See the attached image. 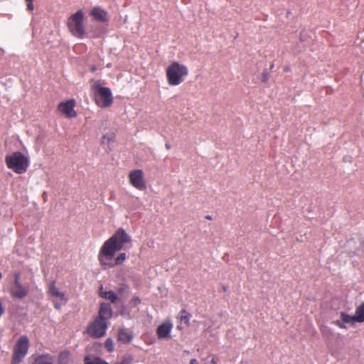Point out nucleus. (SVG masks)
I'll use <instances>...</instances> for the list:
<instances>
[{
	"label": "nucleus",
	"mask_w": 364,
	"mask_h": 364,
	"mask_svg": "<svg viewBox=\"0 0 364 364\" xmlns=\"http://www.w3.org/2000/svg\"><path fill=\"white\" fill-rule=\"evenodd\" d=\"M132 237L120 228L107 240L100 249L97 259L103 269L114 268L122 264L127 259V255L121 252L115 257L117 252L126 249L127 245L132 246Z\"/></svg>",
	"instance_id": "nucleus-1"
},
{
	"label": "nucleus",
	"mask_w": 364,
	"mask_h": 364,
	"mask_svg": "<svg viewBox=\"0 0 364 364\" xmlns=\"http://www.w3.org/2000/svg\"><path fill=\"white\" fill-rule=\"evenodd\" d=\"M188 74V68L176 61L173 62L166 70L168 83L171 86H176L181 84Z\"/></svg>",
	"instance_id": "nucleus-2"
},
{
	"label": "nucleus",
	"mask_w": 364,
	"mask_h": 364,
	"mask_svg": "<svg viewBox=\"0 0 364 364\" xmlns=\"http://www.w3.org/2000/svg\"><path fill=\"white\" fill-rule=\"evenodd\" d=\"M5 161L7 167L18 174L26 173L29 166L28 158L19 151L6 156Z\"/></svg>",
	"instance_id": "nucleus-3"
},
{
	"label": "nucleus",
	"mask_w": 364,
	"mask_h": 364,
	"mask_svg": "<svg viewBox=\"0 0 364 364\" xmlns=\"http://www.w3.org/2000/svg\"><path fill=\"white\" fill-rule=\"evenodd\" d=\"M67 26L73 36L78 38H83L85 34L83 11L79 10L71 15L68 19Z\"/></svg>",
	"instance_id": "nucleus-4"
},
{
	"label": "nucleus",
	"mask_w": 364,
	"mask_h": 364,
	"mask_svg": "<svg viewBox=\"0 0 364 364\" xmlns=\"http://www.w3.org/2000/svg\"><path fill=\"white\" fill-rule=\"evenodd\" d=\"M95 101L96 105L101 108H107L112 105L113 97L109 87H102L99 82L93 85Z\"/></svg>",
	"instance_id": "nucleus-5"
},
{
	"label": "nucleus",
	"mask_w": 364,
	"mask_h": 364,
	"mask_svg": "<svg viewBox=\"0 0 364 364\" xmlns=\"http://www.w3.org/2000/svg\"><path fill=\"white\" fill-rule=\"evenodd\" d=\"M28 348V338L26 336H21L14 347L11 364H20L26 355Z\"/></svg>",
	"instance_id": "nucleus-6"
},
{
	"label": "nucleus",
	"mask_w": 364,
	"mask_h": 364,
	"mask_svg": "<svg viewBox=\"0 0 364 364\" xmlns=\"http://www.w3.org/2000/svg\"><path fill=\"white\" fill-rule=\"evenodd\" d=\"M48 294L53 303L55 309H60L63 304H66L68 299L65 294L59 290L55 286V282L53 281L48 284Z\"/></svg>",
	"instance_id": "nucleus-7"
},
{
	"label": "nucleus",
	"mask_w": 364,
	"mask_h": 364,
	"mask_svg": "<svg viewBox=\"0 0 364 364\" xmlns=\"http://www.w3.org/2000/svg\"><path fill=\"white\" fill-rule=\"evenodd\" d=\"M108 327L107 321L96 318L87 326V333L92 338H100L105 336Z\"/></svg>",
	"instance_id": "nucleus-8"
},
{
	"label": "nucleus",
	"mask_w": 364,
	"mask_h": 364,
	"mask_svg": "<svg viewBox=\"0 0 364 364\" xmlns=\"http://www.w3.org/2000/svg\"><path fill=\"white\" fill-rule=\"evenodd\" d=\"M14 283L10 289V294L13 298L23 299L28 295L29 287L21 283L19 273H14Z\"/></svg>",
	"instance_id": "nucleus-9"
},
{
	"label": "nucleus",
	"mask_w": 364,
	"mask_h": 364,
	"mask_svg": "<svg viewBox=\"0 0 364 364\" xmlns=\"http://www.w3.org/2000/svg\"><path fill=\"white\" fill-rule=\"evenodd\" d=\"M129 181L130 184L138 190L142 191L146 188L144 173L141 169L131 171L129 174Z\"/></svg>",
	"instance_id": "nucleus-10"
},
{
	"label": "nucleus",
	"mask_w": 364,
	"mask_h": 364,
	"mask_svg": "<svg viewBox=\"0 0 364 364\" xmlns=\"http://www.w3.org/2000/svg\"><path fill=\"white\" fill-rule=\"evenodd\" d=\"M75 105L76 102L74 99L61 102L58 105V110L67 118H74L77 116V112L74 109Z\"/></svg>",
	"instance_id": "nucleus-11"
},
{
	"label": "nucleus",
	"mask_w": 364,
	"mask_h": 364,
	"mask_svg": "<svg viewBox=\"0 0 364 364\" xmlns=\"http://www.w3.org/2000/svg\"><path fill=\"white\" fill-rule=\"evenodd\" d=\"M173 328L171 322H164L159 325L156 329V335L158 338L164 339L170 338V333Z\"/></svg>",
	"instance_id": "nucleus-12"
},
{
	"label": "nucleus",
	"mask_w": 364,
	"mask_h": 364,
	"mask_svg": "<svg viewBox=\"0 0 364 364\" xmlns=\"http://www.w3.org/2000/svg\"><path fill=\"white\" fill-rule=\"evenodd\" d=\"M90 14L97 21L106 22L108 20L107 12L100 6L93 7Z\"/></svg>",
	"instance_id": "nucleus-13"
},
{
	"label": "nucleus",
	"mask_w": 364,
	"mask_h": 364,
	"mask_svg": "<svg viewBox=\"0 0 364 364\" xmlns=\"http://www.w3.org/2000/svg\"><path fill=\"white\" fill-rule=\"evenodd\" d=\"M112 309L109 304L102 303L100 304L99 315L97 318L102 319V321H107L112 317Z\"/></svg>",
	"instance_id": "nucleus-14"
},
{
	"label": "nucleus",
	"mask_w": 364,
	"mask_h": 364,
	"mask_svg": "<svg viewBox=\"0 0 364 364\" xmlns=\"http://www.w3.org/2000/svg\"><path fill=\"white\" fill-rule=\"evenodd\" d=\"M117 338L123 343H129L133 339L132 333L125 328L119 329Z\"/></svg>",
	"instance_id": "nucleus-15"
},
{
	"label": "nucleus",
	"mask_w": 364,
	"mask_h": 364,
	"mask_svg": "<svg viewBox=\"0 0 364 364\" xmlns=\"http://www.w3.org/2000/svg\"><path fill=\"white\" fill-rule=\"evenodd\" d=\"M100 296L109 300L112 303H115L118 299L117 295L113 291H104L102 287L100 289Z\"/></svg>",
	"instance_id": "nucleus-16"
},
{
	"label": "nucleus",
	"mask_w": 364,
	"mask_h": 364,
	"mask_svg": "<svg viewBox=\"0 0 364 364\" xmlns=\"http://www.w3.org/2000/svg\"><path fill=\"white\" fill-rule=\"evenodd\" d=\"M354 317L356 322H364V301L356 308Z\"/></svg>",
	"instance_id": "nucleus-17"
},
{
	"label": "nucleus",
	"mask_w": 364,
	"mask_h": 364,
	"mask_svg": "<svg viewBox=\"0 0 364 364\" xmlns=\"http://www.w3.org/2000/svg\"><path fill=\"white\" fill-rule=\"evenodd\" d=\"M85 364H108V363L100 358L87 355L85 358Z\"/></svg>",
	"instance_id": "nucleus-18"
},
{
	"label": "nucleus",
	"mask_w": 364,
	"mask_h": 364,
	"mask_svg": "<svg viewBox=\"0 0 364 364\" xmlns=\"http://www.w3.org/2000/svg\"><path fill=\"white\" fill-rule=\"evenodd\" d=\"M32 364H53L48 355H42L35 358Z\"/></svg>",
	"instance_id": "nucleus-19"
},
{
	"label": "nucleus",
	"mask_w": 364,
	"mask_h": 364,
	"mask_svg": "<svg viewBox=\"0 0 364 364\" xmlns=\"http://www.w3.org/2000/svg\"><path fill=\"white\" fill-rule=\"evenodd\" d=\"M340 316L344 323H353L356 322L354 316H350L345 312H341Z\"/></svg>",
	"instance_id": "nucleus-20"
},
{
	"label": "nucleus",
	"mask_w": 364,
	"mask_h": 364,
	"mask_svg": "<svg viewBox=\"0 0 364 364\" xmlns=\"http://www.w3.org/2000/svg\"><path fill=\"white\" fill-rule=\"evenodd\" d=\"M191 315L186 310L182 309L180 311V318L181 321H183L186 324L189 323L190 318Z\"/></svg>",
	"instance_id": "nucleus-21"
},
{
	"label": "nucleus",
	"mask_w": 364,
	"mask_h": 364,
	"mask_svg": "<svg viewBox=\"0 0 364 364\" xmlns=\"http://www.w3.org/2000/svg\"><path fill=\"white\" fill-rule=\"evenodd\" d=\"M105 347L108 352H112L114 348L113 341L111 338H107L105 342Z\"/></svg>",
	"instance_id": "nucleus-22"
},
{
	"label": "nucleus",
	"mask_w": 364,
	"mask_h": 364,
	"mask_svg": "<svg viewBox=\"0 0 364 364\" xmlns=\"http://www.w3.org/2000/svg\"><path fill=\"white\" fill-rule=\"evenodd\" d=\"M141 303V299L139 296H133L129 304L131 307H136Z\"/></svg>",
	"instance_id": "nucleus-23"
},
{
	"label": "nucleus",
	"mask_w": 364,
	"mask_h": 364,
	"mask_svg": "<svg viewBox=\"0 0 364 364\" xmlns=\"http://www.w3.org/2000/svg\"><path fill=\"white\" fill-rule=\"evenodd\" d=\"M114 141V136L109 135H104L102 138V144H110Z\"/></svg>",
	"instance_id": "nucleus-24"
},
{
	"label": "nucleus",
	"mask_w": 364,
	"mask_h": 364,
	"mask_svg": "<svg viewBox=\"0 0 364 364\" xmlns=\"http://www.w3.org/2000/svg\"><path fill=\"white\" fill-rule=\"evenodd\" d=\"M333 323L335 324L336 326H337L338 327H339L340 328H346L344 324V322H343V321L341 319L334 321L333 322Z\"/></svg>",
	"instance_id": "nucleus-25"
},
{
	"label": "nucleus",
	"mask_w": 364,
	"mask_h": 364,
	"mask_svg": "<svg viewBox=\"0 0 364 364\" xmlns=\"http://www.w3.org/2000/svg\"><path fill=\"white\" fill-rule=\"evenodd\" d=\"M69 355H70V354L68 352H63L60 355V360H63L68 359Z\"/></svg>",
	"instance_id": "nucleus-26"
},
{
	"label": "nucleus",
	"mask_w": 364,
	"mask_h": 364,
	"mask_svg": "<svg viewBox=\"0 0 364 364\" xmlns=\"http://www.w3.org/2000/svg\"><path fill=\"white\" fill-rule=\"evenodd\" d=\"M27 9L29 10V11H33L34 9V6L33 4V3H27Z\"/></svg>",
	"instance_id": "nucleus-27"
},
{
	"label": "nucleus",
	"mask_w": 364,
	"mask_h": 364,
	"mask_svg": "<svg viewBox=\"0 0 364 364\" xmlns=\"http://www.w3.org/2000/svg\"><path fill=\"white\" fill-rule=\"evenodd\" d=\"M190 364H200V363H198V361L196 359L193 358L190 360Z\"/></svg>",
	"instance_id": "nucleus-28"
},
{
	"label": "nucleus",
	"mask_w": 364,
	"mask_h": 364,
	"mask_svg": "<svg viewBox=\"0 0 364 364\" xmlns=\"http://www.w3.org/2000/svg\"><path fill=\"white\" fill-rule=\"evenodd\" d=\"M127 285H123L119 289V292H122L124 291V290H126L127 289Z\"/></svg>",
	"instance_id": "nucleus-29"
},
{
	"label": "nucleus",
	"mask_w": 364,
	"mask_h": 364,
	"mask_svg": "<svg viewBox=\"0 0 364 364\" xmlns=\"http://www.w3.org/2000/svg\"><path fill=\"white\" fill-rule=\"evenodd\" d=\"M4 309L2 306L1 302L0 301V316L4 314Z\"/></svg>",
	"instance_id": "nucleus-30"
},
{
	"label": "nucleus",
	"mask_w": 364,
	"mask_h": 364,
	"mask_svg": "<svg viewBox=\"0 0 364 364\" xmlns=\"http://www.w3.org/2000/svg\"><path fill=\"white\" fill-rule=\"evenodd\" d=\"M210 363V364H216L217 363L216 359L215 358H212Z\"/></svg>",
	"instance_id": "nucleus-31"
},
{
	"label": "nucleus",
	"mask_w": 364,
	"mask_h": 364,
	"mask_svg": "<svg viewBox=\"0 0 364 364\" xmlns=\"http://www.w3.org/2000/svg\"><path fill=\"white\" fill-rule=\"evenodd\" d=\"M165 147H166V149H171V145L169 144L166 143L165 144Z\"/></svg>",
	"instance_id": "nucleus-32"
},
{
	"label": "nucleus",
	"mask_w": 364,
	"mask_h": 364,
	"mask_svg": "<svg viewBox=\"0 0 364 364\" xmlns=\"http://www.w3.org/2000/svg\"><path fill=\"white\" fill-rule=\"evenodd\" d=\"M324 330H326V331H330V329H328L326 327H323V328H321V332H323V331H324Z\"/></svg>",
	"instance_id": "nucleus-33"
},
{
	"label": "nucleus",
	"mask_w": 364,
	"mask_h": 364,
	"mask_svg": "<svg viewBox=\"0 0 364 364\" xmlns=\"http://www.w3.org/2000/svg\"><path fill=\"white\" fill-rule=\"evenodd\" d=\"M205 218L208 219V220H211L212 219L211 216H210V215L205 216Z\"/></svg>",
	"instance_id": "nucleus-34"
},
{
	"label": "nucleus",
	"mask_w": 364,
	"mask_h": 364,
	"mask_svg": "<svg viewBox=\"0 0 364 364\" xmlns=\"http://www.w3.org/2000/svg\"><path fill=\"white\" fill-rule=\"evenodd\" d=\"M95 70H96V68H95V67H92V68H91V71H92V72H95Z\"/></svg>",
	"instance_id": "nucleus-35"
},
{
	"label": "nucleus",
	"mask_w": 364,
	"mask_h": 364,
	"mask_svg": "<svg viewBox=\"0 0 364 364\" xmlns=\"http://www.w3.org/2000/svg\"><path fill=\"white\" fill-rule=\"evenodd\" d=\"M227 289H228V288H227V287H223V290L224 291H227Z\"/></svg>",
	"instance_id": "nucleus-36"
},
{
	"label": "nucleus",
	"mask_w": 364,
	"mask_h": 364,
	"mask_svg": "<svg viewBox=\"0 0 364 364\" xmlns=\"http://www.w3.org/2000/svg\"><path fill=\"white\" fill-rule=\"evenodd\" d=\"M27 1V3H32L33 0H26Z\"/></svg>",
	"instance_id": "nucleus-37"
},
{
	"label": "nucleus",
	"mask_w": 364,
	"mask_h": 364,
	"mask_svg": "<svg viewBox=\"0 0 364 364\" xmlns=\"http://www.w3.org/2000/svg\"><path fill=\"white\" fill-rule=\"evenodd\" d=\"M284 70L285 71H288L289 70V68H284Z\"/></svg>",
	"instance_id": "nucleus-38"
},
{
	"label": "nucleus",
	"mask_w": 364,
	"mask_h": 364,
	"mask_svg": "<svg viewBox=\"0 0 364 364\" xmlns=\"http://www.w3.org/2000/svg\"><path fill=\"white\" fill-rule=\"evenodd\" d=\"M3 275H2V273L0 272V279L2 278Z\"/></svg>",
	"instance_id": "nucleus-39"
}]
</instances>
